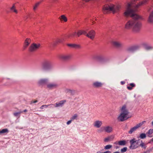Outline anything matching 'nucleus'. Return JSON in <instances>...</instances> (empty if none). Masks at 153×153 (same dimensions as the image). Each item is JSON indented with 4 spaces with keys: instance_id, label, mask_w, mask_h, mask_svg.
Wrapping results in <instances>:
<instances>
[{
    "instance_id": "nucleus-48",
    "label": "nucleus",
    "mask_w": 153,
    "mask_h": 153,
    "mask_svg": "<svg viewBox=\"0 0 153 153\" xmlns=\"http://www.w3.org/2000/svg\"><path fill=\"white\" fill-rule=\"evenodd\" d=\"M38 102V101L37 100H35L34 101H32L31 102V104H32L33 103H36V102Z\"/></svg>"
},
{
    "instance_id": "nucleus-1",
    "label": "nucleus",
    "mask_w": 153,
    "mask_h": 153,
    "mask_svg": "<svg viewBox=\"0 0 153 153\" xmlns=\"http://www.w3.org/2000/svg\"><path fill=\"white\" fill-rule=\"evenodd\" d=\"M130 4H128L127 9L124 13V14L126 16H130L135 19L132 30L134 32L137 33L139 32L141 29L142 23L137 20L142 19V18L141 16L135 13L134 10L130 8Z\"/></svg>"
},
{
    "instance_id": "nucleus-42",
    "label": "nucleus",
    "mask_w": 153,
    "mask_h": 153,
    "mask_svg": "<svg viewBox=\"0 0 153 153\" xmlns=\"http://www.w3.org/2000/svg\"><path fill=\"white\" fill-rule=\"evenodd\" d=\"M82 34V30H79L77 33V36L79 37V36L80 35H81Z\"/></svg>"
},
{
    "instance_id": "nucleus-45",
    "label": "nucleus",
    "mask_w": 153,
    "mask_h": 153,
    "mask_svg": "<svg viewBox=\"0 0 153 153\" xmlns=\"http://www.w3.org/2000/svg\"><path fill=\"white\" fill-rule=\"evenodd\" d=\"M82 34L85 35L86 36V34H87L86 32L84 30H82Z\"/></svg>"
},
{
    "instance_id": "nucleus-19",
    "label": "nucleus",
    "mask_w": 153,
    "mask_h": 153,
    "mask_svg": "<svg viewBox=\"0 0 153 153\" xmlns=\"http://www.w3.org/2000/svg\"><path fill=\"white\" fill-rule=\"evenodd\" d=\"M66 102L65 100H61L59 102H56L55 104V107H58L62 106Z\"/></svg>"
},
{
    "instance_id": "nucleus-8",
    "label": "nucleus",
    "mask_w": 153,
    "mask_h": 153,
    "mask_svg": "<svg viewBox=\"0 0 153 153\" xmlns=\"http://www.w3.org/2000/svg\"><path fill=\"white\" fill-rule=\"evenodd\" d=\"M40 45L39 43H33L32 44L29 48V51L31 52L36 51L40 48Z\"/></svg>"
},
{
    "instance_id": "nucleus-22",
    "label": "nucleus",
    "mask_w": 153,
    "mask_h": 153,
    "mask_svg": "<svg viewBox=\"0 0 153 153\" xmlns=\"http://www.w3.org/2000/svg\"><path fill=\"white\" fill-rule=\"evenodd\" d=\"M102 84L101 82H95L93 83V86L96 88H98L101 87Z\"/></svg>"
},
{
    "instance_id": "nucleus-17",
    "label": "nucleus",
    "mask_w": 153,
    "mask_h": 153,
    "mask_svg": "<svg viewBox=\"0 0 153 153\" xmlns=\"http://www.w3.org/2000/svg\"><path fill=\"white\" fill-rule=\"evenodd\" d=\"M31 40L29 38H27L25 39L24 44V49H25L29 46L31 42Z\"/></svg>"
},
{
    "instance_id": "nucleus-11",
    "label": "nucleus",
    "mask_w": 153,
    "mask_h": 153,
    "mask_svg": "<svg viewBox=\"0 0 153 153\" xmlns=\"http://www.w3.org/2000/svg\"><path fill=\"white\" fill-rule=\"evenodd\" d=\"M145 121H143L137 124L134 127L131 128L130 129V131H128V133L130 134H132L134 131H136L138 128L141 126L143 123H145Z\"/></svg>"
},
{
    "instance_id": "nucleus-25",
    "label": "nucleus",
    "mask_w": 153,
    "mask_h": 153,
    "mask_svg": "<svg viewBox=\"0 0 153 153\" xmlns=\"http://www.w3.org/2000/svg\"><path fill=\"white\" fill-rule=\"evenodd\" d=\"M59 19L64 22H66L67 21V17L64 15H62L59 18Z\"/></svg>"
},
{
    "instance_id": "nucleus-51",
    "label": "nucleus",
    "mask_w": 153,
    "mask_h": 153,
    "mask_svg": "<svg viewBox=\"0 0 153 153\" xmlns=\"http://www.w3.org/2000/svg\"><path fill=\"white\" fill-rule=\"evenodd\" d=\"M151 142H153V138H152L149 142V143H151Z\"/></svg>"
},
{
    "instance_id": "nucleus-35",
    "label": "nucleus",
    "mask_w": 153,
    "mask_h": 153,
    "mask_svg": "<svg viewBox=\"0 0 153 153\" xmlns=\"http://www.w3.org/2000/svg\"><path fill=\"white\" fill-rule=\"evenodd\" d=\"M140 137L142 139H144L146 137V134L144 133H141L140 135Z\"/></svg>"
},
{
    "instance_id": "nucleus-50",
    "label": "nucleus",
    "mask_w": 153,
    "mask_h": 153,
    "mask_svg": "<svg viewBox=\"0 0 153 153\" xmlns=\"http://www.w3.org/2000/svg\"><path fill=\"white\" fill-rule=\"evenodd\" d=\"M114 144H118L119 145V141H116L114 143Z\"/></svg>"
},
{
    "instance_id": "nucleus-18",
    "label": "nucleus",
    "mask_w": 153,
    "mask_h": 153,
    "mask_svg": "<svg viewBox=\"0 0 153 153\" xmlns=\"http://www.w3.org/2000/svg\"><path fill=\"white\" fill-rule=\"evenodd\" d=\"M67 45L69 47L75 49H80L81 48V46L80 45L75 44H67Z\"/></svg>"
},
{
    "instance_id": "nucleus-31",
    "label": "nucleus",
    "mask_w": 153,
    "mask_h": 153,
    "mask_svg": "<svg viewBox=\"0 0 153 153\" xmlns=\"http://www.w3.org/2000/svg\"><path fill=\"white\" fill-rule=\"evenodd\" d=\"M78 115L77 114H74L71 118V119L73 120H77Z\"/></svg>"
},
{
    "instance_id": "nucleus-44",
    "label": "nucleus",
    "mask_w": 153,
    "mask_h": 153,
    "mask_svg": "<svg viewBox=\"0 0 153 153\" xmlns=\"http://www.w3.org/2000/svg\"><path fill=\"white\" fill-rule=\"evenodd\" d=\"M73 91L71 90L70 89H67L65 90V92L67 93H72L73 92Z\"/></svg>"
},
{
    "instance_id": "nucleus-40",
    "label": "nucleus",
    "mask_w": 153,
    "mask_h": 153,
    "mask_svg": "<svg viewBox=\"0 0 153 153\" xmlns=\"http://www.w3.org/2000/svg\"><path fill=\"white\" fill-rule=\"evenodd\" d=\"M76 34H77V33H76V32H74L73 33H72L71 34H70L69 36H68V38H69L70 37H74L76 35Z\"/></svg>"
},
{
    "instance_id": "nucleus-49",
    "label": "nucleus",
    "mask_w": 153,
    "mask_h": 153,
    "mask_svg": "<svg viewBox=\"0 0 153 153\" xmlns=\"http://www.w3.org/2000/svg\"><path fill=\"white\" fill-rule=\"evenodd\" d=\"M44 105H42L41 107H40V108L41 109H43L44 108Z\"/></svg>"
},
{
    "instance_id": "nucleus-32",
    "label": "nucleus",
    "mask_w": 153,
    "mask_h": 153,
    "mask_svg": "<svg viewBox=\"0 0 153 153\" xmlns=\"http://www.w3.org/2000/svg\"><path fill=\"white\" fill-rule=\"evenodd\" d=\"M8 132V130L7 129H4L1 130H0V134L7 133Z\"/></svg>"
},
{
    "instance_id": "nucleus-28",
    "label": "nucleus",
    "mask_w": 153,
    "mask_h": 153,
    "mask_svg": "<svg viewBox=\"0 0 153 153\" xmlns=\"http://www.w3.org/2000/svg\"><path fill=\"white\" fill-rule=\"evenodd\" d=\"M126 144V142L125 140H120L119 141V145L120 146H124Z\"/></svg>"
},
{
    "instance_id": "nucleus-23",
    "label": "nucleus",
    "mask_w": 153,
    "mask_h": 153,
    "mask_svg": "<svg viewBox=\"0 0 153 153\" xmlns=\"http://www.w3.org/2000/svg\"><path fill=\"white\" fill-rule=\"evenodd\" d=\"M10 10L12 12H14L16 14H17L18 13V10L16 9V7L15 4H13L12 6L10 7Z\"/></svg>"
},
{
    "instance_id": "nucleus-14",
    "label": "nucleus",
    "mask_w": 153,
    "mask_h": 153,
    "mask_svg": "<svg viewBox=\"0 0 153 153\" xmlns=\"http://www.w3.org/2000/svg\"><path fill=\"white\" fill-rule=\"evenodd\" d=\"M102 121L97 120L94 122L93 126L95 128H99L102 126Z\"/></svg>"
},
{
    "instance_id": "nucleus-47",
    "label": "nucleus",
    "mask_w": 153,
    "mask_h": 153,
    "mask_svg": "<svg viewBox=\"0 0 153 153\" xmlns=\"http://www.w3.org/2000/svg\"><path fill=\"white\" fill-rule=\"evenodd\" d=\"M149 16L153 18V10L150 13Z\"/></svg>"
},
{
    "instance_id": "nucleus-30",
    "label": "nucleus",
    "mask_w": 153,
    "mask_h": 153,
    "mask_svg": "<svg viewBox=\"0 0 153 153\" xmlns=\"http://www.w3.org/2000/svg\"><path fill=\"white\" fill-rule=\"evenodd\" d=\"M40 2H39L36 3L33 6V10H35L38 7L39 5Z\"/></svg>"
},
{
    "instance_id": "nucleus-56",
    "label": "nucleus",
    "mask_w": 153,
    "mask_h": 153,
    "mask_svg": "<svg viewBox=\"0 0 153 153\" xmlns=\"http://www.w3.org/2000/svg\"><path fill=\"white\" fill-rule=\"evenodd\" d=\"M143 153H147V152H143Z\"/></svg>"
},
{
    "instance_id": "nucleus-7",
    "label": "nucleus",
    "mask_w": 153,
    "mask_h": 153,
    "mask_svg": "<svg viewBox=\"0 0 153 153\" xmlns=\"http://www.w3.org/2000/svg\"><path fill=\"white\" fill-rule=\"evenodd\" d=\"M135 20H128L126 23L124 27L127 30H130L132 29Z\"/></svg>"
},
{
    "instance_id": "nucleus-46",
    "label": "nucleus",
    "mask_w": 153,
    "mask_h": 153,
    "mask_svg": "<svg viewBox=\"0 0 153 153\" xmlns=\"http://www.w3.org/2000/svg\"><path fill=\"white\" fill-rule=\"evenodd\" d=\"M72 121H73V120H72L71 119L70 120H69L67 122V125H68L70 124L71 123V122Z\"/></svg>"
},
{
    "instance_id": "nucleus-15",
    "label": "nucleus",
    "mask_w": 153,
    "mask_h": 153,
    "mask_svg": "<svg viewBox=\"0 0 153 153\" xmlns=\"http://www.w3.org/2000/svg\"><path fill=\"white\" fill-rule=\"evenodd\" d=\"M58 86L57 84L56 83H50L47 85V88L50 89H53L57 88Z\"/></svg>"
},
{
    "instance_id": "nucleus-5",
    "label": "nucleus",
    "mask_w": 153,
    "mask_h": 153,
    "mask_svg": "<svg viewBox=\"0 0 153 153\" xmlns=\"http://www.w3.org/2000/svg\"><path fill=\"white\" fill-rule=\"evenodd\" d=\"M130 142V146L129 148L130 149H135L139 146L138 140H136L135 138H133L131 140Z\"/></svg>"
},
{
    "instance_id": "nucleus-39",
    "label": "nucleus",
    "mask_w": 153,
    "mask_h": 153,
    "mask_svg": "<svg viewBox=\"0 0 153 153\" xmlns=\"http://www.w3.org/2000/svg\"><path fill=\"white\" fill-rule=\"evenodd\" d=\"M127 150V148L126 147H124L121 149V152L122 153H124L126 152Z\"/></svg>"
},
{
    "instance_id": "nucleus-20",
    "label": "nucleus",
    "mask_w": 153,
    "mask_h": 153,
    "mask_svg": "<svg viewBox=\"0 0 153 153\" xmlns=\"http://www.w3.org/2000/svg\"><path fill=\"white\" fill-rule=\"evenodd\" d=\"M112 43L114 47L117 48L121 47L122 46V44L119 41H114Z\"/></svg>"
},
{
    "instance_id": "nucleus-6",
    "label": "nucleus",
    "mask_w": 153,
    "mask_h": 153,
    "mask_svg": "<svg viewBox=\"0 0 153 153\" xmlns=\"http://www.w3.org/2000/svg\"><path fill=\"white\" fill-rule=\"evenodd\" d=\"M140 46L138 45H135L128 47L126 49V52L128 53H133L138 50Z\"/></svg>"
},
{
    "instance_id": "nucleus-27",
    "label": "nucleus",
    "mask_w": 153,
    "mask_h": 153,
    "mask_svg": "<svg viewBox=\"0 0 153 153\" xmlns=\"http://www.w3.org/2000/svg\"><path fill=\"white\" fill-rule=\"evenodd\" d=\"M145 48L147 50H150L153 49V47L146 44H144Z\"/></svg>"
},
{
    "instance_id": "nucleus-29",
    "label": "nucleus",
    "mask_w": 153,
    "mask_h": 153,
    "mask_svg": "<svg viewBox=\"0 0 153 153\" xmlns=\"http://www.w3.org/2000/svg\"><path fill=\"white\" fill-rule=\"evenodd\" d=\"M141 146L142 148H143L144 149H145L146 147V146L145 144L143 142L142 140L141 141V143L139 146Z\"/></svg>"
},
{
    "instance_id": "nucleus-53",
    "label": "nucleus",
    "mask_w": 153,
    "mask_h": 153,
    "mask_svg": "<svg viewBox=\"0 0 153 153\" xmlns=\"http://www.w3.org/2000/svg\"><path fill=\"white\" fill-rule=\"evenodd\" d=\"M113 153H120V152L118 151H117L116 152H114Z\"/></svg>"
},
{
    "instance_id": "nucleus-55",
    "label": "nucleus",
    "mask_w": 153,
    "mask_h": 153,
    "mask_svg": "<svg viewBox=\"0 0 153 153\" xmlns=\"http://www.w3.org/2000/svg\"><path fill=\"white\" fill-rule=\"evenodd\" d=\"M152 125L153 126V121L152 122Z\"/></svg>"
},
{
    "instance_id": "nucleus-37",
    "label": "nucleus",
    "mask_w": 153,
    "mask_h": 153,
    "mask_svg": "<svg viewBox=\"0 0 153 153\" xmlns=\"http://www.w3.org/2000/svg\"><path fill=\"white\" fill-rule=\"evenodd\" d=\"M45 108H47L48 106H51L50 108H53L54 105L52 104H50L48 105H43Z\"/></svg>"
},
{
    "instance_id": "nucleus-38",
    "label": "nucleus",
    "mask_w": 153,
    "mask_h": 153,
    "mask_svg": "<svg viewBox=\"0 0 153 153\" xmlns=\"http://www.w3.org/2000/svg\"><path fill=\"white\" fill-rule=\"evenodd\" d=\"M23 111H19V112H16L13 114L14 116L15 117H18V116L21 113H22Z\"/></svg>"
},
{
    "instance_id": "nucleus-34",
    "label": "nucleus",
    "mask_w": 153,
    "mask_h": 153,
    "mask_svg": "<svg viewBox=\"0 0 153 153\" xmlns=\"http://www.w3.org/2000/svg\"><path fill=\"white\" fill-rule=\"evenodd\" d=\"M130 86H127V88L129 90H131L132 89V88L135 86V85L134 84L131 83L130 84Z\"/></svg>"
},
{
    "instance_id": "nucleus-10",
    "label": "nucleus",
    "mask_w": 153,
    "mask_h": 153,
    "mask_svg": "<svg viewBox=\"0 0 153 153\" xmlns=\"http://www.w3.org/2000/svg\"><path fill=\"white\" fill-rule=\"evenodd\" d=\"M71 55L70 54L63 53L59 55V58L62 60L67 61L71 59Z\"/></svg>"
},
{
    "instance_id": "nucleus-36",
    "label": "nucleus",
    "mask_w": 153,
    "mask_h": 153,
    "mask_svg": "<svg viewBox=\"0 0 153 153\" xmlns=\"http://www.w3.org/2000/svg\"><path fill=\"white\" fill-rule=\"evenodd\" d=\"M112 147V146L110 145H107L104 147V149L108 150L110 149Z\"/></svg>"
},
{
    "instance_id": "nucleus-2",
    "label": "nucleus",
    "mask_w": 153,
    "mask_h": 153,
    "mask_svg": "<svg viewBox=\"0 0 153 153\" xmlns=\"http://www.w3.org/2000/svg\"><path fill=\"white\" fill-rule=\"evenodd\" d=\"M121 8V6L119 4L115 5L113 4L106 5L102 8V11L104 13H106L110 11L114 13L118 12Z\"/></svg>"
},
{
    "instance_id": "nucleus-57",
    "label": "nucleus",
    "mask_w": 153,
    "mask_h": 153,
    "mask_svg": "<svg viewBox=\"0 0 153 153\" xmlns=\"http://www.w3.org/2000/svg\"><path fill=\"white\" fill-rule=\"evenodd\" d=\"M117 148H118V147H117L116 148V149H117Z\"/></svg>"
},
{
    "instance_id": "nucleus-54",
    "label": "nucleus",
    "mask_w": 153,
    "mask_h": 153,
    "mask_svg": "<svg viewBox=\"0 0 153 153\" xmlns=\"http://www.w3.org/2000/svg\"><path fill=\"white\" fill-rule=\"evenodd\" d=\"M23 111L24 112H26L27 111V110L26 109H25Z\"/></svg>"
},
{
    "instance_id": "nucleus-4",
    "label": "nucleus",
    "mask_w": 153,
    "mask_h": 153,
    "mask_svg": "<svg viewBox=\"0 0 153 153\" xmlns=\"http://www.w3.org/2000/svg\"><path fill=\"white\" fill-rule=\"evenodd\" d=\"M42 68L44 70H48L53 68V65L51 61L48 60L44 61L42 63Z\"/></svg>"
},
{
    "instance_id": "nucleus-41",
    "label": "nucleus",
    "mask_w": 153,
    "mask_h": 153,
    "mask_svg": "<svg viewBox=\"0 0 153 153\" xmlns=\"http://www.w3.org/2000/svg\"><path fill=\"white\" fill-rule=\"evenodd\" d=\"M62 42V40L60 39H57L54 43L55 44H56L59 43H61Z\"/></svg>"
},
{
    "instance_id": "nucleus-43",
    "label": "nucleus",
    "mask_w": 153,
    "mask_h": 153,
    "mask_svg": "<svg viewBox=\"0 0 153 153\" xmlns=\"http://www.w3.org/2000/svg\"><path fill=\"white\" fill-rule=\"evenodd\" d=\"M96 153H111V152L109 151H107L103 152H101L100 151H98Z\"/></svg>"
},
{
    "instance_id": "nucleus-16",
    "label": "nucleus",
    "mask_w": 153,
    "mask_h": 153,
    "mask_svg": "<svg viewBox=\"0 0 153 153\" xmlns=\"http://www.w3.org/2000/svg\"><path fill=\"white\" fill-rule=\"evenodd\" d=\"M103 130L105 131L108 133L111 132L113 130L112 127L110 126H104L103 127Z\"/></svg>"
},
{
    "instance_id": "nucleus-21",
    "label": "nucleus",
    "mask_w": 153,
    "mask_h": 153,
    "mask_svg": "<svg viewBox=\"0 0 153 153\" xmlns=\"http://www.w3.org/2000/svg\"><path fill=\"white\" fill-rule=\"evenodd\" d=\"M48 81V80L47 79H40L38 82V83L39 85H43L45 84Z\"/></svg>"
},
{
    "instance_id": "nucleus-52",
    "label": "nucleus",
    "mask_w": 153,
    "mask_h": 153,
    "mask_svg": "<svg viewBox=\"0 0 153 153\" xmlns=\"http://www.w3.org/2000/svg\"><path fill=\"white\" fill-rule=\"evenodd\" d=\"M121 83L123 85L125 83V82L123 81H121Z\"/></svg>"
},
{
    "instance_id": "nucleus-26",
    "label": "nucleus",
    "mask_w": 153,
    "mask_h": 153,
    "mask_svg": "<svg viewBox=\"0 0 153 153\" xmlns=\"http://www.w3.org/2000/svg\"><path fill=\"white\" fill-rule=\"evenodd\" d=\"M113 138L114 137L113 136H110L105 138L104 141L105 142H108L109 141L112 140Z\"/></svg>"
},
{
    "instance_id": "nucleus-9",
    "label": "nucleus",
    "mask_w": 153,
    "mask_h": 153,
    "mask_svg": "<svg viewBox=\"0 0 153 153\" xmlns=\"http://www.w3.org/2000/svg\"><path fill=\"white\" fill-rule=\"evenodd\" d=\"M147 0H143V1L140 2L139 3H138V4H136L134 6V7H135V10H133V9H132L131 8V4H130V3H128L127 5V6L126 10L127 9V7H128V4H130V9H131L134 10V13H135V12L137 11V10H136V9L137 8H139V7H140L142 5L146 4L147 3Z\"/></svg>"
},
{
    "instance_id": "nucleus-58",
    "label": "nucleus",
    "mask_w": 153,
    "mask_h": 153,
    "mask_svg": "<svg viewBox=\"0 0 153 153\" xmlns=\"http://www.w3.org/2000/svg\"><path fill=\"white\" fill-rule=\"evenodd\" d=\"M102 131H100V132H102Z\"/></svg>"
},
{
    "instance_id": "nucleus-13",
    "label": "nucleus",
    "mask_w": 153,
    "mask_h": 153,
    "mask_svg": "<svg viewBox=\"0 0 153 153\" xmlns=\"http://www.w3.org/2000/svg\"><path fill=\"white\" fill-rule=\"evenodd\" d=\"M95 32L94 30H91L89 31L88 33L86 34V36L91 39H93L95 37Z\"/></svg>"
},
{
    "instance_id": "nucleus-12",
    "label": "nucleus",
    "mask_w": 153,
    "mask_h": 153,
    "mask_svg": "<svg viewBox=\"0 0 153 153\" xmlns=\"http://www.w3.org/2000/svg\"><path fill=\"white\" fill-rule=\"evenodd\" d=\"M93 58L94 59L97 60L101 62H104L106 61L103 56L101 55H94L93 56Z\"/></svg>"
},
{
    "instance_id": "nucleus-24",
    "label": "nucleus",
    "mask_w": 153,
    "mask_h": 153,
    "mask_svg": "<svg viewBox=\"0 0 153 153\" xmlns=\"http://www.w3.org/2000/svg\"><path fill=\"white\" fill-rule=\"evenodd\" d=\"M146 134H148V136L149 137H152L153 136V129H149L148 132H147Z\"/></svg>"
},
{
    "instance_id": "nucleus-3",
    "label": "nucleus",
    "mask_w": 153,
    "mask_h": 153,
    "mask_svg": "<svg viewBox=\"0 0 153 153\" xmlns=\"http://www.w3.org/2000/svg\"><path fill=\"white\" fill-rule=\"evenodd\" d=\"M121 111V113L117 117L118 120L123 122L129 118L128 115L129 113L126 108V105H124L122 107Z\"/></svg>"
},
{
    "instance_id": "nucleus-33",
    "label": "nucleus",
    "mask_w": 153,
    "mask_h": 153,
    "mask_svg": "<svg viewBox=\"0 0 153 153\" xmlns=\"http://www.w3.org/2000/svg\"><path fill=\"white\" fill-rule=\"evenodd\" d=\"M148 22L149 23L153 24V18L149 16L148 20Z\"/></svg>"
}]
</instances>
